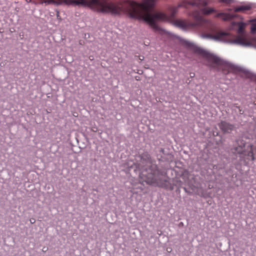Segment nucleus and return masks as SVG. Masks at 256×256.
Segmentation results:
<instances>
[{
    "label": "nucleus",
    "instance_id": "4be33fe9",
    "mask_svg": "<svg viewBox=\"0 0 256 256\" xmlns=\"http://www.w3.org/2000/svg\"><path fill=\"white\" fill-rule=\"evenodd\" d=\"M42 1V0H40V2Z\"/></svg>",
    "mask_w": 256,
    "mask_h": 256
},
{
    "label": "nucleus",
    "instance_id": "f03ea898",
    "mask_svg": "<svg viewBox=\"0 0 256 256\" xmlns=\"http://www.w3.org/2000/svg\"><path fill=\"white\" fill-rule=\"evenodd\" d=\"M246 24L242 22H233L230 26L231 30H235L238 36H235L229 32H218L214 34H202L200 38L204 39L212 40L216 42H222L231 44H236L244 46H248L250 43L248 40L247 36L244 32Z\"/></svg>",
    "mask_w": 256,
    "mask_h": 256
},
{
    "label": "nucleus",
    "instance_id": "f3484780",
    "mask_svg": "<svg viewBox=\"0 0 256 256\" xmlns=\"http://www.w3.org/2000/svg\"><path fill=\"white\" fill-rule=\"evenodd\" d=\"M56 17H57L60 20V18L59 12H56Z\"/></svg>",
    "mask_w": 256,
    "mask_h": 256
},
{
    "label": "nucleus",
    "instance_id": "9d476101",
    "mask_svg": "<svg viewBox=\"0 0 256 256\" xmlns=\"http://www.w3.org/2000/svg\"><path fill=\"white\" fill-rule=\"evenodd\" d=\"M250 8V6L249 5L241 6L234 8V12H244Z\"/></svg>",
    "mask_w": 256,
    "mask_h": 256
},
{
    "label": "nucleus",
    "instance_id": "20e7f679",
    "mask_svg": "<svg viewBox=\"0 0 256 256\" xmlns=\"http://www.w3.org/2000/svg\"><path fill=\"white\" fill-rule=\"evenodd\" d=\"M186 4L201 8V11L204 14H210L216 12V10L214 8H204L208 4V2L206 0H192L186 2H184L179 4L178 7L174 8L172 11V16H174L176 14L179 8L184 7L186 8Z\"/></svg>",
    "mask_w": 256,
    "mask_h": 256
},
{
    "label": "nucleus",
    "instance_id": "39448f33",
    "mask_svg": "<svg viewBox=\"0 0 256 256\" xmlns=\"http://www.w3.org/2000/svg\"><path fill=\"white\" fill-rule=\"evenodd\" d=\"M158 172H155L154 174H149L146 180L147 184L160 187L165 186L166 180H163L161 176H159Z\"/></svg>",
    "mask_w": 256,
    "mask_h": 256
},
{
    "label": "nucleus",
    "instance_id": "7ed1b4c3",
    "mask_svg": "<svg viewBox=\"0 0 256 256\" xmlns=\"http://www.w3.org/2000/svg\"><path fill=\"white\" fill-rule=\"evenodd\" d=\"M189 16L193 18L196 22H191L187 20H177L175 22L176 26L184 30H187L198 26L206 27L210 24V22L208 20L204 18L198 10H195L190 12L189 14Z\"/></svg>",
    "mask_w": 256,
    "mask_h": 256
},
{
    "label": "nucleus",
    "instance_id": "4468645a",
    "mask_svg": "<svg viewBox=\"0 0 256 256\" xmlns=\"http://www.w3.org/2000/svg\"><path fill=\"white\" fill-rule=\"evenodd\" d=\"M219 1L226 4H230L234 2V0H219Z\"/></svg>",
    "mask_w": 256,
    "mask_h": 256
},
{
    "label": "nucleus",
    "instance_id": "1a4fd4ad",
    "mask_svg": "<svg viewBox=\"0 0 256 256\" xmlns=\"http://www.w3.org/2000/svg\"><path fill=\"white\" fill-rule=\"evenodd\" d=\"M39 4H54L55 6H60L62 4V2H58V0H42V1L38 2Z\"/></svg>",
    "mask_w": 256,
    "mask_h": 256
},
{
    "label": "nucleus",
    "instance_id": "423d86ee",
    "mask_svg": "<svg viewBox=\"0 0 256 256\" xmlns=\"http://www.w3.org/2000/svg\"><path fill=\"white\" fill-rule=\"evenodd\" d=\"M197 52L202 56H203L204 58H206L208 61L213 62L216 64H222V60L217 57L216 56L214 55L213 54H210L206 51H205L204 50L198 48L197 50Z\"/></svg>",
    "mask_w": 256,
    "mask_h": 256
},
{
    "label": "nucleus",
    "instance_id": "f257e3e1",
    "mask_svg": "<svg viewBox=\"0 0 256 256\" xmlns=\"http://www.w3.org/2000/svg\"><path fill=\"white\" fill-rule=\"evenodd\" d=\"M154 4V0H145L143 4L130 1L122 6L105 0H74L73 2L74 6H88L99 12L118 16L126 14L132 18L147 22L155 31L160 32L162 29L156 24V21L163 20L164 16L152 10Z\"/></svg>",
    "mask_w": 256,
    "mask_h": 256
},
{
    "label": "nucleus",
    "instance_id": "6e6552de",
    "mask_svg": "<svg viewBox=\"0 0 256 256\" xmlns=\"http://www.w3.org/2000/svg\"><path fill=\"white\" fill-rule=\"evenodd\" d=\"M238 16L236 14L230 13L220 12L216 14L218 18H221L224 21L230 20Z\"/></svg>",
    "mask_w": 256,
    "mask_h": 256
},
{
    "label": "nucleus",
    "instance_id": "a211bd4d",
    "mask_svg": "<svg viewBox=\"0 0 256 256\" xmlns=\"http://www.w3.org/2000/svg\"><path fill=\"white\" fill-rule=\"evenodd\" d=\"M48 250V248L46 247H44L42 249V252H46Z\"/></svg>",
    "mask_w": 256,
    "mask_h": 256
},
{
    "label": "nucleus",
    "instance_id": "6ab92c4d",
    "mask_svg": "<svg viewBox=\"0 0 256 256\" xmlns=\"http://www.w3.org/2000/svg\"><path fill=\"white\" fill-rule=\"evenodd\" d=\"M30 222H31L32 224H33V223H34V220H33V221H32V220H30Z\"/></svg>",
    "mask_w": 256,
    "mask_h": 256
},
{
    "label": "nucleus",
    "instance_id": "aec40b11",
    "mask_svg": "<svg viewBox=\"0 0 256 256\" xmlns=\"http://www.w3.org/2000/svg\"><path fill=\"white\" fill-rule=\"evenodd\" d=\"M184 190L186 192V188H184Z\"/></svg>",
    "mask_w": 256,
    "mask_h": 256
},
{
    "label": "nucleus",
    "instance_id": "0eeeda50",
    "mask_svg": "<svg viewBox=\"0 0 256 256\" xmlns=\"http://www.w3.org/2000/svg\"><path fill=\"white\" fill-rule=\"evenodd\" d=\"M219 127L225 133H230L234 128V126L226 122H222Z\"/></svg>",
    "mask_w": 256,
    "mask_h": 256
},
{
    "label": "nucleus",
    "instance_id": "9b49d317",
    "mask_svg": "<svg viewBox=\"0 0 256 256\" xmlns=\"http://www.w3.org/2000/svg\"><path fill=\"white\" fill-rule=\"evenodd\" d=\"M252 23L251 26V32L254 34L256 32V20H252Z\"/></svg>",
    "mask_w": 256,
    "mask_h": 256
},
{
    "label": "nucleus",
    "instance_id": "dca6fc26",
    "mask_svg": "<svg viewBox=\"0 0 256 256\" xmlns=\"http://www.w3.org/2000/svg\"><path fill=\"white\" fill-rule=\"evenodd\" d=\"M26 2H28V3H29V2H34V3L36 4H38V2H35L32 1V0H26Z\"/></svg>",
    "mask_w": 256,
    "mask_h": 256
},
{
    "label": "nucleus",
    "instance_id": "412c9836",
    "mask_svg": "<svg viewBox=\"0 0 256 256\" xmlns=\"http://www.w3.org/2000/svg\"><path fill=\"white\" fill-rule=\"evenodd\" d=\"M228 10H231L230 9H228Z\"/></svg>",
    "mask_w": 256,
    "mask_h": 256
},
{
    "label": "nucleus",
    "instance_id": "2eb2a0df",
    "mask_svg": "<svg viewBox=\"0 0 256 256\" xmlns=\"http://www.w3.org/2000/svg\"><path fill=\"white\" fill-rule=\"evenodd\" d=\"M248 156H250L251 158V160H254V154H253V153L252 152H250L249 153H248Z\"/></svg>",
    "mask_w": 256,
    "mask_h": 256
},
{
    "label": "nucleus",
    "instance_id": "ddd939ff",
    "mask_svg": "<svg viewBox=\"0 0 256 256\" xmlns=\"http://www.w3.org/2000/svg\"><path fill=\"white\" fill-rule=\"evenodd\" d=\"M224 66L228 68V72L232 71L234 68V66L230 63L224 64Z\"/></svg>",
    "mask_w": 256,
    "mask_h": 256
},
{
    "label": "nucleus",
    "instance_id": "f8f14e48",
    "mask_svg": "<svg viewBox=\"0 0 256 256\" xmlns=\"http://www.w3.org/2000/svg\"><path fill=\"white\" fill-rule=\"evenodd\" d=\"M74 0H58V2H62V4H65L66 5H72L73 6Z\"/></svg>",
    "mask_w": 256,
    "mask_h": 256
}]
</instances>
